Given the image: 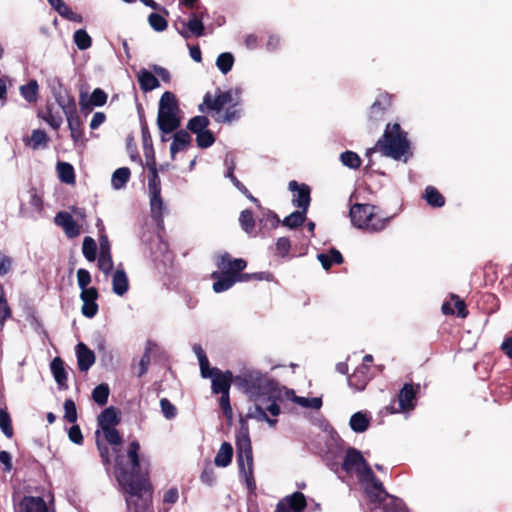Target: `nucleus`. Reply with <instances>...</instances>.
<instances>
[{
	"label": "nucleus",
	"mask_w": 512,
	"mask_h": 512,
	"mask_svg": "<svg viewBox=\"0 0 512 512\" xmlns=\"http://www.w3.org/2000/svg\"><path fill=\"white\" fill-rule=\"evenodd\" d=\"M104 440L111 445L114 454V476L122 489L136 501L127 500L129 512H152V486L146 475L141 473L140 443L133 440L126 452L122 450V436L116 427L101 429Z\"/></svg>",
	"instance_id": "nucleus-1"
},
{
	"label": "nucleus",
	"mask_w": 512,
	"mask_h": 512,
	"mask_svg": "<svg viewBox=\"0 0 512 512\" xmlns=\"http://www.w3.org/2000/svg\"><path fill=\"white\" fill-rule=\"evenodd\" d=\"M216 266L219 271L211 274V278L215 280L212 286L215 293L227 291L238 282L272 281L273 279V274L270 272L243 273L247 267V261L242 258H233L228 252L217 257Z\"/></svg>",
	"instance_id": "nucleus-2"
},
{
	"label": "nucleus",
	"mask_w": 512,
	"mask_h": 512,
	"mask_svg": "<svg viewBox=\"0 0 512 512\" xmlns=\"http://www.w3.org/2000/svg\"><path fill=\"white\" fill-rule=\"evenodd\" d=\"M410 148L407 132L401 128L400 124L388 123L374 147L367 150L366 156L370 157L372 153L380 152L385 157L397 161L403 159L407 162L408 157L412 156Z\"/></svg>",
	"instance_id": "nucleus-3"
},
{
	"label": "nucleus",
	"mask_w": 512,
	"mask_h": 512,
	"mask_svg": "<svg viewBox=\"0 0 512 512\" xmlns=\"http://www.w3.org/2000/svg\"><path fill=\"white\" fill-rule=\"evenodd\" d=\"M235 382L255 402L281 398L278 382L259 371L243 372L235 377Z\"/></svg>",
	"instance_id": "nucleus-4"
},
{
	"label": "nucleus",
	"mask_w": 512,
	"mask_h": 512,
	"mask_svg": "<svg viewBox=\"0 0 512 512\" xmlns=\"http://www.w3.org/2000/svg\"><path fill=\"white\" fill-rule=\"evenodd\" d=\"M236 450L239 473L244 476L247 487L254 488L253 451L248 424L243 417L240 418V429L236 434Z\"/></svg>",
	"instance_id": "nucleus-5"
},
{
	"label": "nucleus",
	"mask_w": 512,
	"mask_h": 512,
	"mask_svg": "<svg viewBox=\"0 0 512 512\" xmlns=\"http://www.w3.org/2000/svg\"><path fill=\"white\" fill-rule=\"evenodd\" d=\"M342 469L347 474L354 473L364 489L378 479L361 451L354 447L347 448Z\"/></svg>",
	"instance_id": "nucleus-6"
},
{
	"label": "nucleus",
	"mask_w": 512,
	"mask_h": 512,
	"mask_svg": "<svg viewBox=\"0 0 512 512\" xmlns=\"http://www.w3.org/2000/svg\"><path fill=\"white\" fill-rule=\"evenodd\" d=\"M369 501L374 504V512H404L405 503L398 497L390 495L383 483L377 479L364 489Z\"/></svg>",
	"instance_id": "nucleus-7"
},
{
	"label": "nucleus",
	"mask_w": 512,
	"mask_h": 512,
	"mask_svg": "<svg viewBox=\"0 0 512 512\" xmlns=\"http://www.w3.org/2000/svg\"><path fill=\"white\" fill-rule=\"evenodd\" d=\"M391 219L392 217L381 216L379 214V207L373 205V209L368 210L363 222H357L353 226L370 233H378L388 226Z\"/></svg>",
	"instance_id": "nucleus-8"
},
{
	"label": "nucleus",
	"mask_w": 512,
	"mask_h": 512,
	"mask_svg": "<svg viewBox=\"0 0 512 512\" xmlns=\"http://www.w3.org/2000/svg\"><path fill=\"white\" fill-rule=\"evenodd\" d=\"M202 18V12H192L188 21L181 20L178 23H175L179 34L185 39H189L191 36H203L205 33V27Z\"/></svg>",
	"instance_id": "nucleus-9"
},
{
	"label": "nucleus",
	"mask_w": 512,
	"mask_h": 512,
	"mask_svg": "<svg viewBox=\"0 0 512 512\" xmlns=\"http://www.w3.org/2000/svg\"><path fill=\"white\" fill-rule=\"evenodd\" d=\"M492 394L497 401L506 402L512 398V375L505 373L490 384Z\"/></svg>",
	"instance_id": "nucleus-10"
},
{
	"label": "nucleus",
	"mask_w": 512,
	"mask_h": 512,
	"mask_svg": "<svg viewBox=\"0 0 512 512\" xmlns=\"http://www.w3.org/2000/svg\"><path fill=\"white\" fill-rule=\"evenodd\" d=\"M235 98L232 97V92L221 91L219 88L216 90L215 98L212 97L210 92L204 95L203 104L209 110L220 112L225 106H231Z\"/></svg>",
	"instance_id": "nucleus-11"
},
{
	"label": "nucleus",
	"mask_w": 512,
	"mask_h": 512,
	"mask_svg": "<svg viewBox=\"0 0 512 512\" xmlns=\"http://www.w3.org/2000/svg\"><path fill=\"white\" fill-rule=\"evenodd\" d=\"M391 106V97L388 93H381L372 103L368 112V120L377 123L384 119V116Z\"/></svg>",
	"instance_id": "nucleus-12"
},
{
	"label": "nucleus",
	"mask_w": 512,
	"mask_h": 512,
	"mask_svg": "<svg viewBox=\"0 0 512 512\" xmlns=\"http://www.w3.org/2000/svg\"><path fill=\"white\" fill-rule=\"evenodd\" d=\"M289 190L295 192L293 198V204L300 209L308 211L311 202V189L305 184H299L296 180H292L289 182Z\"/></svg>",
	"instance_id": "nucleus-13"
},
{
	"label": "nucleus",
	"mask_w": 512,
	"mask_h": 512,
	"mask_svg": "<svg viewBox=\"0 0 512 512\" xmlns=\"http://www.w3.org/2000/svg\"><path fill=\"white\" fill-rule=\"evenodd\" d=\"M420 391V384L405 383L398 393V402L401 411L414 409L416 395Z\"/></svg>",
	"instance_id": "nucleus-14"
},
{
	"label": "nucleus",
	"mask_w": 512,
	"mask_h": 512,
	"mask_svg": "<svg viewBox=\"0 0 512 512\" xmlns=\"http://www.w3.org/2000/svg\"><path fill=\"white\" fill-rule=\"evenodd\" d=\"M99 297L98 290L95 287H90L88 290L81 291L80 299L83 302L81 311L87 318H93L99 310L97 299Z\"/></svg>",
	"instance_id": "nucleus-15"
},
{
	"label": "nucleus",
	"mask_w": 512,
	"mask_h": 512,
	"mask_svg": "<svg viewBox=\"0 0 512 512\" xmlns=\"http://www.w3.org/2000/svg\"><path fill=\"white\" fill-rule=\"evenodd\" d=\"M157 125L162 134H170L176 131L181 125L178 112L158 110Z\"/></svg>",
	"instance_id": "nucleus-16"
},
{
	"label": "nucleus",
	"mask_w": 512,
	"mask_h": 512,
	"mask_svg": "<svg viewBox=\"0 0 512 512\" xmlns=\"http://www.w3.org/2000/svg\"><path fill=\"white\" fill-rule=\"evenodd\" d=\"M54 222L57 226L62 227L68 238H75L80 235V226L74 220L73 216L66 212L60 211L56 214Z\"/></svg>",
	"instance_id": "nucleus-17"
},
{
	"label": "nucleus",
	"mask_w": 512,
	"mask_h": 512,
	"mask_svg": "<svg viewBox=\"0 0 512 512\" xmlns=\"http://www.w3.org/2000/svg\"><path fill=\"white\" fill-rule=\"evenodd\" d=\"M107 94L101 88H96L91 93L89 100L86 99L85 93H80L79 105L82 111L90 112L93 106L101 107L107 102Z\"/></svg>",
	"instance_id": "nucleus-18"
},
{
	"label": "nucleus",
	"mask_w": 512,
	"mask_h": 512,
	"mask_svg": "<svg viewBox=\"0 0 512 512\" xmlns=\"http://www.w3.org/2000/svg\"><path fill=\"white\" fill-rule=\"evenodd\" d=\"M370 378V366L367 364H361L348 377V384L355 390L362 391L366 388Z\"/></svg>",
	"instance_id": "nucleus-19"
},
{
	"label": "nucleus",
	"mask_w": 512,
	"mask_h": 512,
	"mask_svg": "<svg viewBox=\"0 0 512 512\" xmlns=\"http://www.w3.org/2000/svg\"><path fill=\"white\" fill-rule=\"evenodd\" d=\"M211 379V389L214 394L230 392V387L233 381V374L230 370H226L224 372L221 370H216V375Z\"/></svg>",
	"instance_id": "nucleus-20"
},
{
	"label": "nucleus",
	"mask_w": 512,
	"mask_h": 512,
	"mask_svg": "<svg viewBox=\"0 0 512 512\" xmlns=\"http://www.w3.org/2000/svg\"><path fill=\"white\" fill-rule=\"evenodd\" d=\"M76 357L81 372H87L95 363L94 352L83 342L76 345Z\"/></svg>",
	"instance_id": "nucleus-21"
},
{
	"label": "nucleus",
	"mask_w": 512,
	"mask_h": 512,
	"mask_svg": "<svg viewBox=\"0 0 512 512\" xmlns=\"http://www.w3.org/2000/svg\"><path fill=\"white\" fill-rule=\"evenodd\" d=\"M15 512H48V507L42 497L24 496Z\"/></svg>",
	"instance_id": "nucleus-22"
},
{
	"label": "nucleus",
	"mask_w": 512,
	"mask_h": 512,
	"mask_svg": "<svg viewBox=\"0 0 512 512\" xmlns=\"http://www.w3.org/2000/svg\"><path fill=\"white\" fill-rule=\"evenodd\" d=\"M68 128L70 130V136L74 143L80 141L84 136L83 121L78 115L77 109L71 111L65 115Z\"/></svg>",
	"instance_id": "nucleus-23"
},
{
	"label": "nucleus",
	"mask_w": 512,
	"mask_h": 512,
	"mask_svg": "<svg viewBox=\"0 0 512 512\" xmlns=\"http://www.w3.org/2000/svg\"><path fill=\"white\" fill-rule=\"evenodd\" d=\"M38 116L43 119L53 130H58L63 123V118L59 111H55L53 103L48 102L45 107L38 113Z\"/></svg>",
	"instance_id": "nucleus-24"
},
{
	"label": "nucleus",
	"mask_w": 512,
	"mask_h": 512,
	"mask_svg": "<svg viewBox=\"0 0 512 512\" xmlns=\"http://www.w3.org/2000/svg\"><path fill=\"white\" fill-rule=\"evenodd\" d=\"M192 138L186 130H176L173 135V141L170 145L171 158L175 159L179 151L187 149L191 145Z\"/></svg>",
	"instance_id": "nucleus-25"
},
{
	"label": "nucleus",
	"mask_w": 512,
	"mask_h": 512,
	"mask_svg": "<svg viewBox=\"0 0 512 512\" xmlns=\"http://www.w3.org/2000/svg\"><path fill=\"white\" fill-rule=\"evenodd\" d=\"M228 92H232V97L235 98L234 103L227 107L224 114L221 116V119L218 121L224 122V123H230L234 120H237L240 117V110H238L236 107L240 103V96L242 94V88L241 87H235L227 90Z\"/></svg>",
	"instance_id": "nucleus-26"
},
{
	"label": "nucleus",
	"mask_w": 512,
	"mask_h": 512,
	"mask_svg": "<svg viewBox=\"0 0 512 512\" xmlns=\"http://www.w3.org/2000/svg\"><path fill=\"white\" fill-rule=\"evenodd\" d=\"M137 80L142 92H150L160 87V82L154 73L149 70L142 68L137 73Z\"/></svg>",
	"instance_id": "nucleus-27"
},
{
	"label": "nucleus",
	"mask_w": 512,
	"mask_h": 512,
	"mask_svg": "<svg viewBox=\"0 0 512 512\" xmlns=\"http://www.w3.org/2000/svg\"><path fill=\"white\" fill-rule=\"evenodd\" d=\"M97 420L100 429H105L107 427H116L121 422V418L118 415L117 409L114 406L105 408L99 414Z\"/></svg>",
	"instance_id": "nucleus-28"
},
{
	"label": "nucleus",
	"mask_w": 512,
	"mask_h": 512,
	"mask_svg": "<svg viewBox=\"0 0 512 512\" xmlns=\"http://www.w3.org/2000/svg\"><path fill=\"white\" fill-rule=\"evenodd\" d=\"M149 170L148 190L149 194L161 193V180L158 175L157 163L155 156H151V161H146Z\"/></svg>",
	"instance_id": "nucleus-29"
},
{
	"label": "nucleus",
	"mask_w": 512,
	"mask_h": 512,
	"mask_svg": "<svg viewBox=\"0 0 512 512\" xmlns=\"http://www.w3.org/2000/svg\"><path fill=\"white\" fill-rule=\"evenodd\" d=\"M129 289V280L124 269H117L112 276V290L118 296H123Z\"/></svg>",
	"instance_id": "nucleus-30"
},
{
	"label": "nucleus",
	"mask_w": 512,
	"mask_h": 512,
	"mask_svg": "<svg viewBox=\"0 0 512 512\" xmlns=\"http://www.w3.org/2000/svg\"><path fill=\"white\" fill-rule=\"evenodd\" d=\"M317 259L326 271L330 270L333 264L340 265L344 262L342 254L336 248H331L328 253L318 254Z\"/></svg>",
	"instance_id": "nucleus-31"
},
{
	"label": "nucleus",
	"mask_w": 512,
	"mask_h": 512,
	"mask_svg": "<svg viewBox=\"0 0 512 512\" xmlns=\"http://www.w3.org/2000/svg\"><path fill=\"white\" fill-rule=\"evenodd\" d=\"M51 372L54 376V379L56 383L59 385L60 388H66L67 387V372L64 367V362L61 358L56 357L52 360L51 365Z\"/></svg>",
	"instance_id": "nucleus-32"
},
{
	"label": "nucleus",
	"mask_w": 512,
	"mask_h": 512,
	"mask_svg": "<svg viewBox=\"0 0 512 512\" xmlns=\"http://www.w3.org/2000/svg\"><path fill=\"white\" fill-rule=\"evenodd\" d=\"M54 97L56 100V103L59 105V107L62 109L63 113L66 115L68 113H71V111L77 109L76 100L73 95H71L69 92H55Z\"/></svg>",
	"instance_id": "nucleus-33"
},
{
	"label": "nucleus",
	"mask_w": 512,
	"mask_h": 512,
	"mask_svg": "<svg viewBox=\"0 0 512 512\" xmlns=\"http://www.w3.org/2000/svg\"><path fill=\"white\" fill-rule=\"evenodd\" d=\"M49 142L47 133L42 129H35L32 131L31 136L25 140V145L37 150L40 148H46Z\"/></svg>",
	"instance_id": "nucleus-34"
},
{
	"label": "nucleus",
	"mask_w": 512,
	"mask_h": 512,
	"mask_svg": "<svg viewBox=\"0 0 512 512\" xmlns=\"http://www.w3.org/2000/svg\"><path fill=\"white\" fill-rule=\"evenodd\" d=\"M281 501H283L293 512H302L307 507L306 498L304 494L299 491L283 498Z\"/></svg>",
	"instance_id": "nucleus-35"
},
{
	"label": "nucleus",
	"mask_w": 512,
	"mask_h": 512,
	"mask_svg": "<svg viewBox=\"0 0 512 512\" xmlns=\"http://www.w3.org/2000/svg\"><path fill=\"white\" fill-rule=\"evenodd\" d=\"M233 457V447L229 442H223L218 450L214 463L218 467H227Z\"/></svg>",
	"instance_id": "nucleus-36"
},
{
	"label": "nucleus",
	"mask_w": 512,
	"mask_h": 512,
	"mask_svg": "<svg viewBox=\"0 0 512 512\" xmlns=\"http://www.w3.org/2000/svg\"><path fill=\"white\" fill-rule=\"evenodd\" d=\"M149 197L152 218L158 223L162 222L165 207L163 199L161 197V193L149 194Z\"/></svg>",
	"instance_id": "nucleus-37"
},
{
	"label": "nucleus",
	"mask_w": 512,
	"mask_h": 512,
	"mask_svg": "<svg viewBox=\"0 0 512 512\" xmlns=\"http://www.w3.org/2000/svg\"><path fill=\"white\" fill-rule=\"evenodd\" d=\"M350 428L356 433L365 432L370 425V418L363 412H356L350 417Z\"/></svg>",
	"instance_id": "nucleus-38"
},
{
	"label": "nucleus",
	"mask_w": 512,
	"mask_h": 512,
	"mask_svg": "<svg viewBox=\"0 0 512 512\" xmlns=\"http://www.w3.org/2000/svg\"><path fill=\"white\" fill-rule=\"evenodd\" d=\"M58 177L61 182L74 184L76 181L74 167L68 162H58L56 165Z\"/></svg>",
	"instance_id": "nucleus-39"
},
{
	"label": "nucleus",
	"mask_w": 512,
	"mask_h": 512,
	"mask_svg": "<svg viewBox=\"0 0 512 512\" xmlns=\"http://www.w3.org/2000/svg\"><path fill=\"white\" fill-rule=\"evenodd\" d=\"M158 110L165 112H179L178 101L174 93L166 91L159 100Z\"/></svg>",
	"instance_id": "nucleus-40"
},
{
	"label": "nucleus",
	"mask_w": 512,
	"mask_h": 512,
	"mask_svg": "<svg viewBox=\"0 0 512 512\" xmlns=\"http://www.w3.org/2000/svg\"><path fill=\"white\" fill-rule=\"evenodd\" d=\"M53 9L64 19L75 23H82V15L74 12L63 0L60 1Z\"/></svg>",
	"instance_id": "nucleus-41"
},
{
	"label": "nucleus",
	"mask_w": 512,
	"mask_h": 512,
	"mask_svg": "<svg viewBox=\"0 0 512 512\" xmlns=\"http://www.w3.org/2000/svg\"><path fill=\"white\" fill-rule=\"evenodd\" d=\"M372 204L355 203L350 207L349 215L352 225L357 222H363L368 210H372Z\"/></svg>",
	"instance_id": "nucleus-42"
},
{
	"label": "nucleus",
	"mask_w": 512,
	"mask_h": 512,
	"mask_svg": "<svg viewBox=\"0 0 512 512\" xmlns=\"http://www.w3.org/2000/svg\"><path fill=\"white\" fill-rule=\"evenodd\" d=\"M39 85L35 79L20 87L21 96L29 103H35L38 99Z\"/></svg>",
	"instance_id": "nucleus-43"
},
{
	"label": "nucleus",
	"mask_w": 512,
	"mask_h": 512,
	"mask_svg": "<svg viewBox=\"0 0 512 512\" xmlns=\"http://www.w3.org/2000/svg\"><path fill=\"white\" fill-rule=\"evenodd\" d=\"M424 198L426 202L432 207L440 208L445 205L444 196L433 186L426 187Z\"/></svg>",
	"instance_id": "nucleus-44"
},
{
	"label": "nucleus",
	"mask_w": 512,
	"mask_h": 512,
	"mask_svg": "<svg viewBox=\"0 0 512 512\" xmlns=\"http://www.w3.org/2000/svg\"><path fill=\"white\" fill-rule=\"evenodd\" d=\"M307 211L301 209L300 211H294L282 221V224L290 229H296L303 225L306 220Z\"/></svg>",
	"instance_id": "nucleus-45"
},
{
	"label": "nucleus",
	"mask_w": 512,
	"mask_h": 512,
	"mask_svg": "<svg viewBox=\"0 0 512 512\" xmlns=\"http://www.w3.org/2000/svg\"><path fill=\"white\" fill-rule=\"evenodd\" d=\"M131 176V171L128 167H121L114 171L112 175V186L115 189H121L123 188L126 183L129 181Z\"/></svg>",
	"instance_id": "nucleus-46"
},
{
	"label": "nucleus",
	"mask_w": 512,
	"mask_h": 512,
	"mask_svg": "<svg viewBox=\"0 0 512 512\" xmlns=\"http://www.w3.org/2000/svg\"><path fill=\"white\" fill-rule=\"evenodd\" d=\"M210 124V120L208 117L203 115H198L191 118L187 123V129L190 130L194 134H198L207 130V127Z\"/></svg>",
	"instance_id": "nucleus-47"
},
{
	"label": "nucleus",
	"mask_w": 512,
	"mask_h": 512,
	"mask_svg": "<svg viewBox=\"0 0 512 512\" xmlns=\"http://www.w3.org/2000/svg\"><path fill=\"white\" fill-rule=\"evenodd\" d=\"M109 394H110V389H109L108 384L101 383L93 389L92 399L98 405L104 406L108 401Z\"/></svg>",
	"instance_id": "nucleus-48"
},
{
	"label": "nucleus",
	"mask_w": 512,
	"mask_h": 512,
	"mask_svg": "<svg viewBox=\"0 0 512 512\" xmlns=\"http://www.w3.org/2000/svg\"><path fill=\"white\" fill-rule=\"evenodd\" d=\"M100 430H96L95 437H96V446L99 452V456L101 458V461L104 466L109 468L111 466V458H110V450L108 446L103 442V440L100 439Z\"/></svg>",
	"instance_id": "nucleus-49"
},
{
	"label": "nucleus",
	"mask_w": 512,
	"mask_h": 512,
	"mask_svg": "<svg viewBox=\"0 0 512 512\" xmlns=\"http://www.w3.org/2000/svg\"><path fill=\"white\" fill-rule=\"evenodd\" d=\"M140 124H141V135H142V142H143V148L144 150H147L149 148L152 156H155L154 150H153V143H152V137L148 128V124L145 120L144 114L140 113Z\"/></svg>",
	"instance_id": "nucleus-50"
},
{
	"label": "nucleus",
	"mask_w": 512,
	"mask_h": 512,
	"mask_svg": "<svg viewBox=\"0 0 512 512\" xmlns=\"http://www.w3.org/2000/svg\"><path fill=\"white\" fill-rule=\"evenodd\" d=\"M73 40L79 50H87L92 46V38L84 29L75 31Z\"/></svg>",
	"instance_id": "nucleus-51"
},
{
	"label": "nucleus",
	"mask_w": 512,
	"mask_h": 512,
	"mask_svg": "<svg viewBox=\"0 0 512 512\" xmlns=\"http://www.w3.org/2000/svg\"><path fill=\"white\" fill-rule=\"evenodd\" d=\"M342 164L351 169H358L361 166V158L353 151H345L340 154Z\"/></svg>",
	"instance_id": "nucleus-52"
},
{
	"label": "nucleus",
	"mask_w": 512,
	"mask_h": 512,
	"mask_svg": "<svg viewBox=\"0 0 512 512\" xmlns=\"http://www.w3.org/2000/svg\"><path fill=\"white\" fill-rule=\"evenodd\" d=\"M234 64V56L229 52L221 53L216 59V66L223 73L231 71Z\"/></svg>",
	"instance_id": "nucleus-53"
},
{
	"label": "nucleus",
	"mask_w": 512,
	"mask_h": 512,
	"mask_svg": "<svg viewBox=\"0 0 512 512\" xmlns=\"http://www.w3.org/2000/svg\"><path fill=\"white\" fill-rule=\"evenodd\" d=\"M82 253L88 261H94L96 259L97 244L95 240L89 236H86L82 244Z\"/></svg>",
	"instance_id": "nucleus-54"
},
{
	"label": "nucleus",
	"mask_w": 512,
	"mask_h": 512,
	"mask_svg": "<svg viewBox=\"0 0 512 512\" xmlns=\"http://www.w3.org/2000/svg\"><path fill=\"white\" fill-rule=\"evenodd\" d=\"M0 429L7 438L13 437L12 420L10 414L4 409H0Z\"/></svg>",
	"instance_id": "nucleus-55"
},
{
	"label": "nucleus",
	"mask_w": 512,
	"mask_h": 512,
	"mask_svg": "<svg viewBox=\"0 0 512 512\" xmlns=\"http://www.w3.org/2000/svg\"><path fill=\"white\" fill-rule=\"evenodd\" d=\"M239 222H240L242 229L245 232L251 233L255 227V220H254L253 212L248 209L243 210L240 213Z\"/></svg>",
	"instance_id": "nucleus-56"
},
{
	"label": "nucleus",
	"mask_w": 512,
	"mask_h": 512,
	"mask_svg": "<svg viewBox=\"0 0 512 512\" xmlns=\"http://www.w3.org/2000/svg\"><path fill=\"white\" fill-rule=\"evenodd\" d=\"M219 407L223 412L224 417L227 419L228 423H231L233 420V410L230 404V394L223 393L219 398Z\"/></svg>",
	"instance_id": "nucleus-57"
},
{
	"label": "nucleus",
	"mask_w": 512,
	"mask_h": 512,
	"mask_svg": "<svg viewBox=\"0 0 512 512\" xmlns=\"http://www.w3.org/2000/svg\"><path fill=\"white\" fill-rule=\"evenodd\" d=\"M215 142V136L212 131L205 130L196 134V143L199 148L205 149L212 146Z\"/></svg>",
	"instance_id": "nucleus-58"
},
{
	"label": "nucleus",
	"mask_w": 512,
	"mask_h": 512,
	"mask_svg": "<svg viewBox=\"0 0 512 512\" xmlns=\"http://www.w3.org/2000/svg\"><path fill=\"white\" fill-rule=\"evenodd\" d=\"M148 22L149 25L157 32H162L168 27L167 20L164 18V16L158 13H151L148 16Z\"/></svg>",
	"instance_id": "nucleus-59"
},
{
	"label": "nucleus",
	"mask_w": 512,
	"mask_h": 512,
	"mask_svg": "<svg viewBox=\"0 0 512 512\" xmlns=\"http://www.w3.org/2000/svg\"><path fill=\"white\" fill-rule=\"evenodd\" d=\"M64 419L69 423H75L77 421V409L72 399H66L64 402Z\"/></svg>",
	"instance_id": "nucleus-60"
},
{
	"label": "nucleus",
	"mask_w": 512,
	"mask_h": 512,
	"mask_svg": "<svg viewBox=\"0 0 512 512\" xmlns=\"http://www.w3.org/2000/svg\"><path fill=\"white\" fill-rule=\"evenodd\" d=\"M160 407L161 412L166 419L171 420L176 417L177 409L167 398H162L160 400Z\"/></svg>",
	"instance_id": "nucleus-61"
},
{
	"label": "nucleus",
	"mask_w": 512,
	"mask_h": 512,
	"mask_svg": "<svg viewBox=\"0 0 512 512\" xmlns=\"http://www.w3.org/2000/svg\"><path fill=\"white\" fill-rule=\"evenodd\" d=\"M77 282L81 291L88 290V285L91 283L90 272L84 268H80L77 271Z\"/></svg>",
	"instance_id": "nucleus-62"
},
{
	"label": "nucleus",
	"mask_w": 512,
	"mask_h": 512,
	"mask_svg": "<svg viewBox=\"0 0 512 512\" xmlns=\"http://www.w3.org/2000/svg\"><path fill=\"white\" fill-rule=\"evenodd\" d=\"M12 317V309L10 308L8 301L4 300L0 302V333L4 330L5 322L7 319Z\"/></svg>",
	"instance_id": "nucleus-63"
},
{
	"label": "nucleus",
	"mask_w": 512,
	"mask_h": 512,
	"mask_svg": "<svg viewBox=\"0 0 512 512\" xmlns=\"http://www.w3.org/2000/svg\"><path fill=\"white\" fill-rule=\"evenodd\" d=\"M113 260L111 255H99L98 268L105 274L108 275L113 269Z\"/></svg>",
	"instance_id": "nucleus-64"
}]
</instances>
